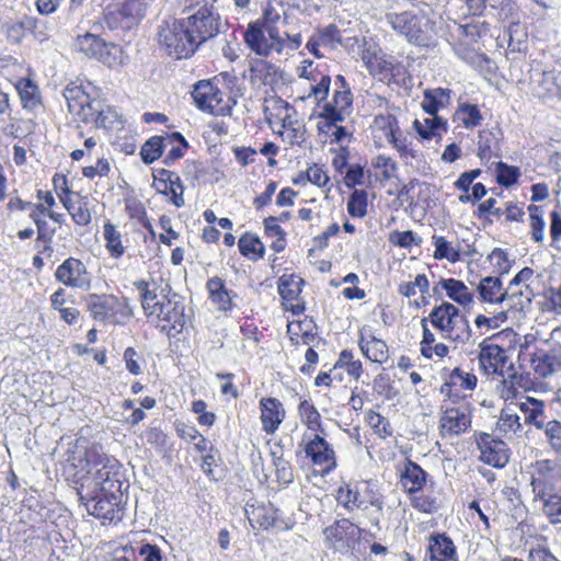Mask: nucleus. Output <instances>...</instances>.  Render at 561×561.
<instances>
[{
  "instance_id": "22",
  "label": "nucleus",
  "mask_w": 561,
  "mask_h": 561,
  "mask_svg": "<svg viewBox=\"0 0 561 561\" xmlns=\"http://www.w3.org/2000/svg\"><path fill=\"white\" fill-rule=\"evenodd\" d=\"M305 453L314 466L329 470L335 466L334 450L320 435H314L305 445Z\"/></svg>"
},
{
  "instance_id": "48",
  "label": "nucleus",
  "mask_w": 561,
  "mask_h": 561,
  "mask_svg": "<svg viewBox=\"0 0 561 561\" xmlns=\"http://www.w3.org/2000/svg\"><path fill=\"white\" fill-rule=\"evenodd\" d=\"M531 227V237L534 241L540 243L543 241L545 234V220L542 217V209L539 206L530 205L528 207Z\"/></svg>"
},
{
  "instance_id": "4",
  "label": "nucleus",
  "mask_w": 561,
  "mask_h": 561,
  "mask_svg": "<svg viewBox=\"0 0 561 561\" xmlns=\"http://www.w3.org/2000/svg\"><path fill=\"white\" fill-rule=\"evenodd\" d=\"M73 47L88 58H95L108 67H114L123 62V51L115 44H107L99 36L91 33L78 35Z\"/></svg>"
},
{
  "instance_id": "32",
  "label": "nucleus",
  "mask_w": 561,
  "mask_h": 561,
  "mask_svg": "<svg viewBox=\"0 0 561 561\" xmlns=\"http://www.w3.org/2000/svg\"><path fill=\"white\" fill-rule=\"evenodd\" d=\"M431 116L432 117L424 118L423 121L415 119L413 123L415 130L423 139L440 136L442 131L446 130L445 119L438 115Z\"/></svg>"
},
{
  "instance_id": "28",
  "label": "nucleus",
  "mask_w": 561,
  "mask_h": 561,
  "mask_svg": "<svg viewBox=\"0 0 561 561\" xmlns=\"http://www.w3.org/2000/svg\"><path fill=\"white\" fill-rule=\"evenodd\" d=\"M23 108L34 111L41 106V93L37 84L28 79L21 78L15 83Z\"/></svg>"
},
{
  "instance_id": "64",
  "label": "nucleus",
  "mask_w": 561,
  "mask_h": 561,
  "mask_svg": "<svg viewBox=\"0 0 561 561\" xmlns=\"http://www.w3.org/2000/svg\"><path fill=\"white\" fill-rule=\"evenodd\" d=\"M306 176H307V180L319 186V187H322L324 186L328 182H329V176L327 175V173L318 165H313L311 168H309L307 171H306Z\"/></svg>"
},
{
  "instance_id": "51",
  "label": "nucleus",
  "mask_w": 561,
  "mask_h": 561,
  "mask_svg": "<svg viewBox=\"0 0 561 561\" xmlns=\"http://www.w3.org/2000/svg\"><path fill=\"white\" fill-rule=\"evenodd\" d=\"M318 36L323 47L335 49L339 45H342V34L335 24H329L319 30Z\"/></svg>"
},
{
  "instance_id": "25",
  "label": "nucleus",
  "mask_w": 561,
  "mask_h": 561,
  "mask_svg": "<svg viewBox=\"0 0 561 561\" xmlns=\"http://www.w3.org/2000/svg\"><path fill=\"white\" fill-rule=\"evenodd\" d=\"M438 288L444 289L450 300L457 302L463 308L473 304V294L462 280L456 278H442L433 288L434 295L438 294Z\"/></svg>"
},
{
  "instance_id": "20",
  "label": "nucleus",
  "mask_w": 561,
  "mask_h": 561,
  "mask_svg": "<svg viewBox=\"0 0 561 561\" xmlns=\"http://www.w3.org/2000/svg\"><path fill=\"white\" fill-rule=\"evenodd\" d=\"M477 387V377L472 373L462 370L459 367L454 368L445 382L440 386V393L455 402L461 397V390H473Z\"/></svg>"
},
{
  "instance_id": "62",
  "label": "nucleus",
  "mask_w": 561,
  "mask_h": 561,
  "mask_svg": "<svg viewBox=\"0 0 561 561\" xmlns=\"http://www.w3.org/2000/svg\"><path fill=\"white\" fill-rule=\"evenodd\" d=\"M141 358L134 347H127L124 352L126 369L133 375H140L141 367L138 359Z\"/></svg>"
},
{
  "instance_id": "34",
  "label": "nucleus",
  "mask_w": 561,
  "mask_h": 561,
  "mask_svg": "<svg viewBox=\"0 0 561 561\" xmlns=\"http://www.w3.org/2000/svg\"><path fill=\"white\" fill-rule=\"evenodd\" d=\"M519 408L525 414L526 424H531L538 430L542 428V423L547 421L542 401L529 399L527 402L520 403Z\"/></svg>"
},
{
  "instance_id": "50",
  "label": "nucleus",
  "mask_w": 561,
  "mask_h": 561,
  "mask_svg": "<svg viewBox=\"0 0 561 561\" xmlns=\"http://www.w3.org/2000/svg\"><path fill=\"white\" fill-rule=\"evenodd\" d=\"M375 126L382 131L388 141L400 134L398 122L392 115H377L375 117Z\"/></svg>"
},
{
  "instance_id": "10",
  "label": "nucleus",
  "mask_w": 561,
  "mask_h": 561,
  "mask_svg": "<svg viewBox=\"0 0 561 561\" xmlns=\"http://www.w3.org/2000/svg\"><path fill=\"white\" fill-rule=\"evenodd\" d=\"M156 319L158 324L162 323L161 331H165L169 335L172 331L174 334L181 333L188 320L182 297L175 293L165 296Z\"/></svg>"
},
{
  "instance_id": "55",
  "label": "nucleus",
  "mask_w": 561,
  "mask_h": 561,
  "mask_svg": "<svg viewBox=\"0 0 561 561\" xmlns=\"http://www.w3.org/2000/svg\"><path fill=\"white\" fill-rule=\"evenodd\" d=\"M389 241L393 245L408 249L411 248L413 244L419 245L421 243V238H417L412 230H396L390 233Z\"/></svg>"
},
{
  "instance_id": "29",
  "label": "nucleus",
  "mask_w": 561,
  "mask_h": 561,
  "mask_svg": "<svg viewBox=\"0 0 561 561\" xmlns=\"http://www.w3.org/2000/svg\"><path fill=\"white\" fill-rule=\"evenodd\" d=\"M209 299L220 311H228L232 308L230 293L227 290L225 280L220 277H211L206 284Z\"/></svg>"
},
{
  "instance_id": "37",
  "label": "nucleus",
  "mask_w": 561,
  "mask_h": 561,
  "mask_svg": "<svg viewBox=\"0 0 561 561\" xmlns=\"http://www.w3.org/2000/svg\"><path fill=\"white\" fill-rule=\"evenodd\" d=\"M540 79L538 82V95L541 98L546 96H561V85L559 81H561V73L556 75L554 71H543L539 73Z\"/></svg>"
},
{
  "instance_id": "31",
  "label": "nucleus",
  "mask_w": 561,
  "mask_h": 561,
  "mask_svg": "<svg viewBox=\"0 0 561 561\" xmlns=\"http://www.w3.org/2000/svg\"><path fill=\"white\" fill-rule=\"evenodd\" d=\"M450 91L442 88L426 90L422 101L423 110L430 115H437L439 108L445 107L449 102Z\"/></svg>"
},
{
  "instance_id": "7",
  "label": "nucleus",
  "mask_w": 561,
  "mask_h": 561,
  "mask_svg": "<svg viewBox=\"0 0 561 561\" xmlns=\"http://www.w3.org/2000/svg\"><path fill=\"white\" fill-rule=\"evenodd\" d=\"M154 0H116L106 12V20L111 27L118 25L130 28L138 25L146 16L149 7Z\"/></svg>"
},
{
  "instance_id": "21",
  "label": "nucleus",
  "mask_w": 561,
  "mask_h": 561,
  "mask_svg": "<svg viewBox=\"0 0 561 561\" xmlns=\"http://www.w3.org/2000/svg\"><path fill=\"white\" fill-rule=\"evenodd\" d=\"M172 144H181L184 148L188 147L186 139L179 131L167 134L165 137L153 136L149 138L141 147L140 156L142 161L146 164L154 162L161 157L163 149Z\"/></svg>"
},
{
  "instance_id": "47",
  "label": "nucleus",
  "mask_w": 561,
  "mask_h": 561,
  "mask_svg": "<svg viewBox=\"0 0 561 561\" xmlns=\"http://www.w3.org/2000/svg\"><path fill=\"white\" fill-rule=\"evenodd\" d=\"M433 243L435 245L434 257L436 260L446 259L450 263H456L460 260L459 251L454 249L444 237L433 236Z\"/></svg>"
},
{
  "instance_id": "2",
  "label": "nucleus",
  "mask_w": 561,
  "mask_h": 561,
  "mask_svg": "<svg viewBox=\"0 0 561 561\" xmlns=\"http://www.w3.org/2000/svg\"><path fill=\"white\" fill-rule=\"evenodd\" d=\"M187 28L198 46L214 38L226 23L224 22L215 0H207L194 7V12L184 18Z\"/></svg>"
},
{
  "instance_id": "13",
  "label": "nucleus",
  "mask_w": 561,
  "mask_h": 561,
  "mask_svg": "<svg viewBox=\"0 0 561 561\" xmlns=\"http://www.w3.org/2000/svg\"><path fill=\"white\" fill-rule=\"evenodd\" d=\"M90 490H96L103 495L114 497H122L123 482L121 480V472L118 462L115 459H106V462L93 474Z\"/></svg>"
},
{
  "instance_id": "23",
  "label": "nucleus",
  "mask_w": 561,
  "mask_h": 561,
  "mask_svg": "<svg viewBox=\"0 0 561 561\" xmlns=\"http://www.w3.org/2000/svg\"><path fill=\"white\" fill-rule=\"evenodd\" d=\"M388 20L391 27L410 43H416L421 39V20L413 12L393 13L388 16Z\"/></svg>"
},
{
  "instance_id": "49",
  "label": "nucleus",
  "mask_w": 561,
  "mask_h": 561,
  "mask_svg": "<svg viewBox=\"0 0 561 561\" xmlns=\"http://www.w3.org/2000/svg\"><path fill=\"white\" fill-rule=\"evenodd\" d=\"M495 171L497 183L505 187H510L515 184L520 175L518 168L508 165L502 161L497 162Z\"/></svg>"
},
{
  "instance_id": "53",
  "label": "nucleus",
  "mask_w": 561,
  "mask_h": 561,
  "mask_svg": "<svg viewBox=\"0 0 561 561\" xmlns=\"http://www.w3.org/2000/svg\"><path fill=\"white\" fill-rule=\"evenodd\" d=\"M367 422L379 436L386 438L392 435L389 421L378 412L369 410L367 413Z\"/></svg>"
},
{
  "instance_id": "58",
  "label": "nucleus",
  "mask_w": 561,
  "mask_h": 561,
  "mask_svg": "<svg viewBox=\"0 0 561 561\" xmlns=\"http://www.w3.org/2000/svg\"><path fill=\"white\" fill-rule=\"evenodd\" d=\"M165 185H167V193H164V194L171 195L172 204L178 208L184 206V197H183L184 186L182 184L180 176L178 175V183H176V181H174L172 179V182H168V184H165Z\"/></svg>"
},
{
  "instance_id": "46",
  "label": "nucleus",
  "mask_w": 561,
  "mask_h": 561,
  "mask_svg": "<svg viewBox=\"0 0 561 561\" xmlns=\"http://www.w3.org/2000/svg\"><path fill=\"white\" fill-rule=\"evenodd\" d=\"M368 193L365 190H354L347 202V211L354 218H363L367 214Z\"/></svg>"
},
{
  "instance_id": "42",
  "label": "nucleus",
  "mask_w": 561,
  "mask_h": 561,
  "mask_svg": "<svg viewBox=\"0 0 561 561\" xmlns=\"http://www.w3.org/2000/svg\"><path fill=\"white\" fill-rule=\"evenodd\" d=\"M302 284L304 280L300 277L284 275L278 282V293L284 300L294 302L299 298Z\"/></svg>"
},
{
  "instance_id": "33",
  "label": "nucleus",
  "mask_w": 561,
  "mask_h": 561,
  "mask_svg": "<svg viewBox=\"0 0 561 561\" xmlns=\"http://www.w3.org/2000/svg\"><path fill=\"white\" fill-rule=\"evenodd\" d=\"M362 353L371 362L383 364L388 359V346L382 340L371 337L369 341H359Z\"/></svg>"
},
{
  "instance_id": "5",
  "label": "nucleus",
  "mask_w": 561,
  "mask_h": 561,
  "mask_svg": "<svg viewBox=\"0 0 561 561\" xmlns=\"http://www.w3.org/2000/svg\"><path fill=\"white\" fill-rule=\"evenodd\" d=\"M328 549L342 556L351 553L359 543L362 529L351 520L343 518L323 530Z\"/></svg>"
},
{
  "instance_id": "14",
  "label": "nucleus",
  "mask_w": 561,
  "mask_h": 561,
  "mask_svg": "<svg viewBox=\"0 0 561 561\" xmlns=\"http://www.w3.org/2000/svg\"><path fill=\"white\" fill-rule=\"evenodd\" d=\"M55 278L62 285L78 289H89L91 276L87 266L76 257L66 259L55 271Z\"/></svg>"
},
{
  "instance_id": "52",
  "label": "nucleus",
  "mask_w": 561,
  "mask_h": 561,
  "mask_svg": "<svg viewBox=\"0 0 561 561\" xmlns=\"http://www.w3.org/2000/svg\"><path fill=\"white\" fill-rule=\"evenodd\" d=\"M547 440L552 449L561 450V423L557 420H548L542 423V428Z\"/></svg>"
},
{
  "instance_id": "3",
  "label": "nucleus",
  "mask_w": 561,
  "mask_h": 561,
  "mask_svg": "<svg viewBox=\"0 0 561 561\" xmlns=\"http://www.w3.org/2000/svg\"><path fill=\"white\" fill-rule=\"evenodd\" d=\"M79 501L84 505L87 512L102 519L103 523H118L123 519L124 508L121 505L122 497L106 496L99 493L96 490H90V484H81L78 490Z\"/></svg>"
},
{
  "instance_id": "1",
  "label": "nucleus",
  "mask_w": 561,
  "mask_h": 561,
  "mask_svg": "<svg viewBox=\"0 0 561 561\" xmlns=\"http://www.w3.org/2000/svg\"><path fill=\"white\" fill-rule=\"evenodd\" d=\"M159 48L174 59L191 57L199 47L184 19L162 20L156 32Z\"/></svg>"
},
{
  "instance_id": "45",
  "label": "nucleus",
  "mask_w": 561,
  "mask_h": 561,
  "mask_svg": "<svg viewBox=\"0 0 561 561\" xmlns=\"http://www.w3.org/2000/svg\"><path fill=\"white\" fill-rule=\"evenodd\" d=\"M457 116L467 129L479 126L483 119L479 107L470 103H460L457 110Z\"/></svg>"
},
{
  "instance_id": "39",
  "label": "nucleus",
  "mask_w": 561,
  "mask_h": 561,
  "mask_svg": "<svg viewBox=\"0 0 561 561\" xmlns=\"http://www.w3.org/2000/svg\"><path fill=\"white\" fill-rule=\"evenodd\" d=\"M496 427L499 432L504 435L520 436L523 433V425L519 421V416L510 408L502 410Z\"/></svg>"
},
{
  "instance_id": "57",
  "label": "nucleus",
  "mask_w": 561,
  "mask_h": 561,
  "mask_svg": "<svg viewBox=\"0 0 561 561\" xmlns=\"http://www.w3.org/2000/svg\"><path fill=\"white\" fill-rule=\"evenodd\" d=\"M365 178L364 168L360 164H352L347 168L346 174L344 176V184L352 188L356 185H363Z\"/></svg>"
},
{
  "instance_id": "16",
  "label": "nucleus",
  "mask_w": 561,
  "mask_h": 561,
  "mask_svg": "<svg viewBox=\"0 0 561 561\" xmlns=\"http://www.w3.org/2000/svg\"><path fill=\"white\" fill-rule=\"evenodd\" d=\"M480 459L494 468H504L510 459L508 448L501 439L493 438L488 433H480L477 439Z\"/></svg>"
},
{
  "instance_id": "15",
  "label": "nucleus",
  "mask_w": 561,
  "mask_h": 561,
  "mask_svg": "<svg viewBox=\"0 0 561 561\" xmlns=\"http://www.w3.org/2000/svg\"><path fill=\"white\" fill-rule=\"evenodd\" d=\"M65 98L68 102V110L80 121L84 123H92L101 107V103L95 100H90L80 88H67L65 90Z\"/></svg>"
},
{
  "instance_id": "63",
  "label": "nucleus",
  "mask_w": 561,
  "mask_h": 561,
  "mask_svg": "<svg viewBox=\"0 0 561 561\" xmlns=\"http://www.w3.org/2000/svg\"><path fill=\"white\" fill-rule=\"evenodd\" d=\"M488 260L493 263L499 270L502 271V273L508 272L510 263L507 259V253L500 249L495 248L493 251L489 254Z\"/></svg>"
},
{
  "instance_id": "61",
  "label": "nucleus",
  "mask_w": 561,
  "mask_h": 561,
  "mask_svg": "<svg viewBox=\"0 0 561 561\" xmlns=\"http://www.w3.org/2000/svg\"><path fill=\"white\" fill-rule=\"evenodd\" d=\"M111 170L110 162L106 159H99L95 165L84 167L82 173L85 178L106 176Z\"/></svg>"
},
{
  "instance_id": "6",
  "label": "nucleus",
  "mask_w": 561,
  "mask_h": 561,
  "mask_svg": "<svg viewBox=\"0 0 561 561\" xmlns=\"http://www.w3.org/2000/svg\"><path fill=\"white\" fill-rule=\"evenodd\" d=\"M244 42L256 55L268 57L282 55L283 43L278 28H263L260 21L252 22L244 32Z\"/></svg>"
},
{
  "instance_id": "38",
  "label": "nucleus",
  "mask_w": 561,
  "mask_h": 561,
  "mask_svg": "<svg viewBox=\"0 0 561 561\" xmlns=\"http://www.w3.org/2000/svg\"><path fill=\"white\" fill-rule=\"evenodd\" d=\"M33 24V16L28 15H23L16 21L7 23L4 25L7 39L12 44H20Z\"/></svg>"
},
{
  "instance_id": "11",
  "label": "nucleus",
  "mask_w": 561,
  "mask_h": 561,
  "mask_svg": "<svg viewBox=\"0 0 561 561\" xmlns=\"http://www.w3.org/2000/svg\"><path fill=\"white\" fill-rule=\"evenodd\" d=\"M336 501L347 511L355 508L365 511L369 506H373L378 513H381L383 508L382 496L368 484H365L362 490L352 489L350 484L340 486Z\"/></svg>"
},
{
  "instance_id": "60",
  "label": "nucleus",
  "mask_w": 561,
  "mask_h": 561,
  "mask_svg": "<svg viewBox=\"0 0 561 561\" xmlns=\"http://www.w3.org/2000/svg\"><path fill=\"white\" fill-rule=\"evenodd\" d=\"M494 138L491 133H480L478 141V156L481 160H490L492 157V142Z\"/></svg>"
},
{
  "instance_id": "56",
  "label": "nucleus",
  "mask_w": 561,
  "mask_h": 561,
  "mask_svg": "<svg viewBox=\"0 0 561 561\" xmlns=\"http://www.w3.org/2000/svg\"><path fill=\"white\" fill-rule=\"evenodd\" d=\"M141 307L147 318H156L159 312L161 301L158 300L156 290L147 291L140 295Z\"/></svg>"
},
{
  "instance_id": "12",
  "label": "nucleus",
  "mask_w": 561,
  "mask_h": 561,
  "mask_svg": "<svg viewBox=\"0 0 561 561\" xmlns=\"http://www.w3.org/2000/svg\"><path fill=\"white\" fill-rule=\"evenodd\" d=\"M472 423V408L468 402L446 407L439 417L442 437H455L467 432Z\"/></svg>"
},
{
  "instance_id": "35",
  "label": "nucleus",
  "mask_w": 561,
  "mask_h": 561,
  "mask_svg": "<svg viewBox=\"0 0 561 561\" xmlns=\"http://www.w3.org/2000/svg\"><path fill=\"white\" fill-rule=\"evenodd\" d=\"M240 253L252 261L262 259L265 253L264 244L253 233H244L238 242Z\"/></svg>"
},
{
  "instance_id": "18",
  "label": "nucleus",
  "mask_w": 561,
  "mask_h": 561,
  "mask_svg": "<svg viewBox=\"0 0 561 561\" xmlns=\"http://www.w3.org/2000/svg\"><path fill=\"white\" fill-rule=\"evenodd\" d=\"M87 307L93 319L104 322L121 313L124 304L118 297L113 295L91 294L87 298Z\"/></svg>"
},
{
  "instance_id": "54",
  "label": "nucleus",
  "mask_w": 561,
  "mask_h": 561,
  "mask_svg": "<svg viewBox=\"0 0 561 561\" xmlns=\"http://www.w3.org/2000/svg\"><path fill=\"white\" fill-rule=\"evenodd\" d=\"M553 360L554 358L551 355L539 353L531 360L533 368L540 377H548L554 373Z\"/></svg>"
},
{
  "instance_id": "17",
  "label": "nucleus",
  "mask_w": 561,
  "mask_h": 561,
  "mask_svg": "<svg viewBox=\"0 0 561 561\" xmlns=\"http://www.w3.org/2000/svg\"><path fill=\"white\" fill-rule=\"evenodd\" d=\"M353 95L350 87L345 89L336 90L331 102H327L319 117L327 121V127L335 126L337 122H342L345 118V114L352 107Z\"/></svg>"
},
{
  "instance_id": "44",
  "label": "nucleus",
  "mask_w": 561,
  "mask_h": 561,
  "mask_svg": "<svg viewBox=\"0 0 561 561\" xmlns=\"http://www.w3.org/2000/svg\"><path fill=\"white\" fill-rule=\"evenodd\" d=\"M298 412L304 424L313 432H322L321 415L317 408L308 400L299 403Z\"/></svg>"
},
{
  "instance_id": "59",
  "label": "nucleus",
  "mask_w": 561,
  "mask_h": 561,
  "mask_svg": "<svg viewBox=\"0 0 561 561\" xmlns=\"http://www.w3.org/2000/svg\"><path fill=\"white\" fill-rule=\"evenodd\" d=\"M331 85L330 76H321L320 81L317 84L311 85L309 96H313L318 102L327 100Z\"/></svg>"
},
{
  "instance_id": "19",
  "label": "nucleus",
  "mask_w": 561,
  "mask_h": 561,
  "mask_svg": "<svg viewBox=\"0 0 561 561\" xmlns=\"http://www.w3.org/2000/svg\"><path fill=\"white\" fill-rule=\"evenodd\" d=\"M507 360L506 352L497 344L486 340L480 344L479 362L486 374H496L505 378L504 368ZM506 382V379H504Z\"/></svg>"
},
{
  "instance_id": "9",
  "label": "nucleus",
  "mask_w": 561,
  "mask_h": 561,
  "mask_svg": "<svg viewBox=\"0 0 561 561\" xmlns=\"http://www.w3.org/2000/svg\"><path fill=\"white\" fill-rule=\"evenodd\" d=\"M192 98L195 105L203 112L225 116L230 113V99L209 80H201L194 85Z\"/></svg>"
},
{
  "instance_id": "27",
  "label": "nucleus",
  "mask_w": 561,
  "mask_h": 561,
  "mask_svg": "<svg viewBox=\"0 0 561 561\" xmlns=\"http://www.w3.org/2000/svg\"><path fill=\"white\" fill-rule=\"evenodd\" d=\"M460 313L459 309L451 302L444 301L439 306H436L431 311L427 321L430 320L432 325L439 330L444 335L451 323Z\"/></svg>"
},
{
  "instance_id": "24",
  "label": "nucleus",
  "mask_w": 561,
  "mask_h": 561,
  "mask_svg": "<svg viewBox=\"0 0 561 561\" xmlns=\"http://www.w3.org/2000/svg\"><path fill=\"white\" fill-rule=\"evenodd\" d=\"M260 408L263 431L266 434H274L286 415L283 403L276 398H262Z\"/></svg>"
},
{
  "instance_id": "8",
  "label": "nucleus",
  "mask_w": 561,
  "mask_h": 561,
  "mask_svg": "<svg viewBox=\"0 0 561 561\" xmlns=\"http://www.w3.org/2000/svg\"><path fill=\"white\" fill-rule=\"evenodd\" d=\"M529 474L534 502H538V499L559 490L557 483L560 480V470L557 461L550 459L537 460L530 465Z\"/></svg>"
},
{
  "instance_id": "26",
  "label": "nucleus",
  "mask_w": 561,
  "mask_h": 561,
  "mask_svg": "<svg viewBox=\"0 0 561 561\" xmlns=\"http://www.w3.org/2000/svg\"><path fill=\"white\" fill-rule=\"evenodd\" d=\"M427 473L414 461L408 459L400 470V482L409 494L416 493L426 483Z\"/></svg>"
},
{
  "instance_id": "41",
  "label": "nucleus",
  "mask_w": 561,
  "mask_h": 561,
  "mask_svg": "<svg viewBox=\"0 0 561 561\" xmlns=\"http://www.w3.org/2000/svg\"><path fill=\"white\" fill-rule=\"evenodd\" d=\"M543 514L552 524L561 523V489L538 499Z\"/></svg>"
},
{
  "instance_id": "36",
  "label": "nucleus",
  "mask_w": 561,
  "mask_h": 561,
  "mask_svg": "<svg viewBox=\"0 0 561 561\" xmlns=\"http://www.w3.org/2000/svg\"><path fill=\"white\" fill-rule=\"evenodd\" d=\"M64 205L77 225L87 226L91 222L92 215L85 198L79 196L77 201L67 199Z\"/></svg>"
},
{
  "instance_id": "40",
  "label": "nucleus",
  "mask_w": 561,
  "mask_h": 561,
  "mask_svg": "<svg viewBox=\"0 0 561 561\" xmlns=\"http://www.w3.org/2000/svg\"><path fill=\"white\" fill-rule=\"evenodd\" d=\"M451 328L443 335L445 339L453 340L458 344H465L469 342L471 337V328L468 319L463 314H458L454 320Z\"/></svg>"
},
{
  "instance_id": "30",
  "label": "nucleus",
  "mask_w": 561,
  "mask_h": 561,
  "mask_svg": "<svg viewBox=\"0 0 561 561\" xmlns=\"http://www.w3.org/2000/svg\"><path fill=\"white\" fill-rule=\"evenodd\" d=\"M478 291L483 302H502L507 293H502V282L499 277L486 276L478 285Z\"/></svg>"
},
{
  "instance_id": "43",
  "label": "nucleus",
  "mask_w": 561,
  "mask_h": 561,
  "mask_svg": "<svg viewBox=\"0 0 561 561\" xmlns=\"http://www.w3.org/2000/svg\"><path fill=\"white\" fill-rule=\"evenodd\" d=\"M103 237L105 240V248L112 257L118 259L125 253L121 232L116 230V227L113 224L106 222L103 226Z\"/></svg>"
}]
</instances>
